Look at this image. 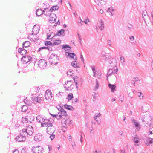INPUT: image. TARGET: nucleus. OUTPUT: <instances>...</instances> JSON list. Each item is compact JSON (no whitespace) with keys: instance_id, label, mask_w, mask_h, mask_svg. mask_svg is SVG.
<instances>
[{"instance_id":"47","label":"nucleus","mask_w":153,"mask_h":153,"mask_svg":"<svg viewBox=\"0 0 153 153\" xmlns=\"http://www.w3.org/2000/svg\"><path fill=\"white\" fill-rule=\"evenodd\" d=\"M114 9L112 7L108 8L107 10V12L109 13L110 12H113L114 10Z\"/></svg>"},{"instance_id":"37","label":"nucleus","mask_w":153,"mask_h":153,"mask_svg":"<svg viewBox=\"0 0 153 153\" xmlns=\"http://www.w3.org/2000/svg\"><path fill=\"white\" fill-rule=\"evenodd\" d=\"M73 97V95L72 93H69L67 97V99L68 101H69L71 100L72 99Z\"/></svg>"},{"instance_id":"52","label":"nucleus","mask_w":153,"mask_h":153,"mask_svg":"<svg viewBox=\"0 0 153 153\" xmlns=\"http://www.w3.org/2000/svg\"><path fill=\"white\" fill-rule=\"evenodd\" d=\"M106 53L105 52H103L102 53V57L104 58H105V56H106Z\"/></svg>"},{"instance_id":"14","label":"nucleus","mask_w":153,"mask_h":153,"mask_svg":"<svg viewBox=\"0 0 153 153\" xmlns=\"http://www.w3.org/2000/svg\"><path fill=\"white\" fill-rule=\"evenodd\" d=\"M44 121L45 122L44 123H42L41 124L42 127L48 126H48H50L52 125V123L48 119L45 120L44 119Z\"/></svg>"},{"instance_id":"34","label":"nucleus","mask_w":153,"mask_h":153,"mask_svg":"<svg viewBox=\"0 0 153 153\" xmlns=\"http://www.w3.org/2000/svg\"><path fill=\"white\" fill-rule=\"evenodd\" d=\"M64 106L65 108L68 110H73L74 109V108L72 106L67 104H65Z\"/></svg>"},{"instance_id":"13","label":"nucleus","mask_w":153,"mask_h":153,"mask_svg":"<svg viewBox=\"0 0 153 153\" xmlns=\"http://www.w3.org/2000/svg\"><path fill=\"white\" fill-rule=\"evenodd\" d=\"M132 121L133 125L135 126L137 130L138 131H139L140 128V125L139 122L137 121L134 119H132Z\"/></svg>"},{"instance_id":"53","label":"nucleus","mask_w":153,"mask_h":153,"mask_svg":"<svg viewBox=\"0 0 153 153\" xmlns=\"http://www.w3.org/2000/svg\"><path fill=\"white\" fill-rule=\"evenodd\" d=\"M153 134V132H152V131L150 130V129L149 130V132L148 133V135L149 136H150V135H152Z\"/></svg>"},{"instance_id":"33","label":"nucleus","mask_w":153,"mask_h":153,"mask_svg":"<svg viewBox=\"0 0 153 153\" xmlns=\"http://www.w3.org/2000/svg\"><path fill=\"white\" fill-rule=\"evenodd\" d=\"M65 30L63 29H61V30L58 31L56 33V36H59L63 34Z\"/></svg>"},{"instance_id":"57","label":"nucleus","mask_w":153,"mask_h":153,"mask_svg":"<svg viewBox=\"0 0 153 153\" xmlns=\"http://www.w3.org/2000/svg\"><path fill=\"white\" fill-rule=\"evenodd\" d=\"M77 79L78 77L77 76H75L73 77V79L74 81V82H75L77 81Z\"/></svg>"},{"instance_id":"61","label":"nucleus","mask_w":153,"mask_h":153,"mask_svg":"<svg viewBox=\"0 0 153 153\" xmlns=\"http://www.w3.org/2000/svg\"><path fill=\"white\" fill-rule=\"evenodd\" d=\"M76 85V87L77 90L78 89V82L77 81L76 82H74Z\"/></svg>"},{"instance_id":"31","label":"nucleus","mask_w":153,"mask_h":153,"mask_svg":"<svg viewBox=\"0 0 153 153\" xmlns=\"http://www.w3.org/2000/svg\"><path fill=\"white\" fill-rule=\"evenodd\" d=\"M43 10L41 9H39L36 10V14L37 16H39L43 14Z\"/></svg>"},{"instance_id":"19","label":"nucleus","mask_w":153,"mask_h":153,"mask_svg":"<svg viewBox=\"0 0 153 153\" xmlns=\"http://www.w3.org/2000/svg\"><path fill=\"white\" fill-rule=\"evenodd\" d=\"M56 19V15L54 14H51L50 18L49 21L51 23H53L55 22Z\"/></svg>"},{"instance_id":"9","label":"nucleus","mask_w":153,"mask_h":153,"mask_svg":"<svg viewBox=\"0 0 153 153\" xmlns=\"http://www.w3.org/2000/svg\"><path fill=\"white\" fill-rule=\"evenodd\" d=\"M24 136L21 135L16 136L15 138V139L16 141L19 142H23L25 141L26 140V137L25 136V134H24Z\"/></svg>"},{"instance_id":"50","label":"nucleus","mask_w":153,"mask_h":153,"mask_svg":"<svg viewBox=\"0 0 153 153\" xmlns=\"http://www.w3.org/2000/svg\"><path fill=\"white\" fill-rule=\"evenodd\" d=\"M106 56L105 57V58H104V59L105 60H107L111 58V55H109L108 54L107 55H106Z\"/></svg>"},{"instance_id":"43","label":"nucleus","mask_w":153,"mask_h":153,"mask_svg":"<svg viewBox=\"0 0 153 153\" xmlns=\"http://www.w3.org/2000/svg\"><path fill=\"white\" fill-rule=\"evenodd\" d=\"M97 76L98 79H101V76L102 75L100 71H98L97 73Z\"/></svg>"},{"instance_id":"59","label":"nucleus","mask_w":153,"mask_h":153,"mask_svg":"<svg viewBox=\"0 0 153 153\" xmlns=\"http://www.w3.org/2000/svg\"><path fill=\"white\" fill-rule=\"evenodd\" d=\"M91 68L93 72L95 71V67L94 65L92 66L91 67Z\"/></svg>"},{"instance_id":"40","label":"nucleus","mask_w":153,"mask_h":153,"mask_svg":"<svg viewBox=\"0 0 153 153\" xmlns=\"http://www.w3.org/2000/svg\"><path fill=\"white\" fill-rule=\"evenodd\" d=\"M28 109L26 105H23L21 108V111L22 112H25Z\"/></svg>"},{"instance_id":"4","label":"nucleus","mask_w":153,"mask_h":153,"mask_svg":"<svg viewBox=\"0 0 153 153\" xmlns=\"http://www.w3.org/2000/svg\"><path fill=\"white\" fill-rule=\"evenodd\" d=\"M146 123L145 126L147 127L148 126H151V125L153 124V117L149 115H146Z\"/></svg>"},{"instance_id":"30","label":"nucleus","mask_w":153,"mask_h":153,"mask_svg":"<svg viewBox=\"0 0 153 153\" xmlns=\"http://www.w3.org/2000/svg\"><path fill=\"white\" fill-rule=\"evenodd\" d=\"M24 102L28 105L30 106L32 104V102L28 100L27 98L24 100Z\"/></svg>"},{"instance_id":"32","label":"nucleus","mask_w":153,"mask_h":153,"mask_svg":"<svg viewBox=\"0 0 153 153\" xmlns=\"http://www.w3.org/2000/svg\"><path fill=\"white\" fill-rule=\"evenodd\" d=\"M39 26L38 25L37 26L36 25H35L33 27V31L35 32L36 33H38L39 30Z\"/></svg>"},{"instance_id":"12","label":"nucleus","mask_w":153,"mask_h":153,"mask_svg":"<svg viewBox=\"0 0 153 153\" xmlns=\"http://www.w3.org/2000/svg\"><path fill=\"white\" fill-rule=\"evenodd\" d=\"M26 131H27V134L29 135H32L33 133V129L32 126L30 125L27 127Z\"/></svg>"},{"instance_id":"21","label":"nucleus","mask_w":153,"mask_h":153,"mask_svg":"<svg viewBox=\"0 0 153 153\" xmlns=\"http://www.w3.org/2000/svg\"><path fill=\"white\" fill-rule=\"evenodd\" d=\"M98 24L99 25V28L100 29V30H103L105 27L104 24V22L102 21V19H100L99 20Z\"/></svg>"},{"instance_id":"18","label":"nucleus","mask_w":153,"mask_h":153,"mask_svg":"<svg viewBox=\"0 0 153 153\" xmlns=\"http://www.w3.org/2000/svg\"><path fill=\"white\" fill-rule=\"evenodd\" d=\"M132 140L134 143H136V144L135 145V146L139 145V144H137L139 143L140 139L139 137L137 135H135L134 137H133Z\"/></svg>"},{"instance_id":"55","label":"nucleus","mask_w":153,"mask_h":153,"mask_svg":"<svg viewBox=\"0 0 153 153\" xmlns=\"http://www.w3.org/2000/svg\"><path fill=\"white\" fill-rule=\"evenodd\" d=\"M78 101V99L77 98H76L75 99H73L72 100L73 103H75L77 102Z\"/></svg>"},{"instance_id":"25","label":"nucleus","mask_w":153,"mask_h":153,"mask_svg":"<svg viewBox=\"0 0 153 153\" xmlns=\"http://www.w3.org/2000/svg\"><path fill=\"white\" fill-rule=\"evenodd\" d=\"M30 45V42L28 41H26L22 44L23 48H26L29 47Z\"/></svg>"},{"instance_id":"1","label":"nucleus","mask_w":153,"mask_h":153,"mask_svg":"<svg viewBox=\"0 0 153 153\" xmlns=\"http://www.w3.org/2000/svg\"><path fill=\"white\" fill-rule=\"evenodd\" d=\"M55 131V128L52 125L48 126L47 128V132L48 134L50 135L49 137L51 140H52L55 138V135L54 133Z\"/></svg>"},{"instance_id":"45","label":"nucleus","mask_w":153,"mask_h":153,"mask_svg":"<svg viewBox=\"0 0 153 153\" xmlns=\"http://www.w3.org/2000/svg\"><path fill=\"white\" fill-rule=\"evenodd\" d=\"M138 96L140 98V99H143L144 97V96L142 95H142V93L141 92H139L137 93Z\"/></svg>"},{"instance_id":"28","label":"nucleus","mask_w":153,"mask_h":153,"mask_svg":"<svg viewBox=\"0 0 153 153\" xmlns=\"http://www.w3.org/2000/svg\"><path fill=\"white\" fill-rule=\"evenodd\" d=\"M109 88L111 89L112 92H114V91L116 88V86L115 85L109 84L108 85Z\"/></svg>"},{"instance_id":"6","label":"nucleus","mask_w":153,"mask_h":153,"mask_svg":"<svg viewBox=\"0 0 153 153\" xmlns=\"http://www.w3.org/2000/svg\"><path fill=\"white\" fill-rule=\"evenodd\" d=\"M32 150L33 153H42L43 150L42 147L39 146L33 147Z\"/></svg>"},{"instance_id":"48","label":"nucleus","mask_w":153,"mask_h":153,"mask_svg":"<svg viewBox=\"0 0 153 153\" xmlns=\"http://www.w3.org/2000/svg\"><path fill=\"white\" fill-rule=\"evenodd\" d=\"M27 53V51L25 49H24V48L22 51V53L21 54V55H24L26 53Z\"/></svg>"},{"instance_id":"35","label":"nucleus","mask_w":153,"mask_h":153,"mask_svg":"<svg viewBox=\"0 0 153 153\" xmlns=\"http://www.w3.org/2000/svg\"><path fill=\"white\" fill-rule=\"evenodd\" d=\"M59 7L57 5L52 6L49 9L50 12H51L53 10H56L58 9Z\"/></svg>"},{"instance_id":"62","label":"nucleus","mask_w":153,"mask_h":153,"mask_svg":"<svg viewBox=\"0 0 153 153\" xmlns=\"http://www.w3.org/2000/svg\"><path fill=\"white\" fill-rule=\"evenodd\" d=\"M80 58H81V59L82 61L83 62H84V58H83V57L82 54H81V55Z\"/></svg>"},{"instance_id":"58","label":"nucleus","mask_w":153,"mask_h":153,"mask_svg":"<svg viewBox=\"0 0 153 153\" xmlns=\"http://www.w3.org/2000/svg\"><path fill=\"white\" fill-rule=\"evenodd\" d=\"M27 128H24L22 130V132L24 133H25L27 134V131H26Z\"/></svg>"},{"instance_id":"3","label":"nucleus","mask_w":153,"mask_h":153,"mask_svg":"<svg viewBox=\"0 0 153 153\" xmlns=\"http://www.w3.org/2000/svg\"><path fill=\"white\" fill-rule=\"evenodd\" d=\"M58 57L55 54H52L50 56L49 60L51 64H57L58 63Z\"/></svg>"},{"instance_id":"64","label":"nucleus","mask_w":153,"mask_h":153,"mask_svg":"<svg viewBox=\"0 0 153 153\" xmlns=\"http://www.w3.org/2000/svg\"><path fill=\"white\" fill-rule=\"evenodd\" d=\"M120 151V153H125V151L124 149H121Z\"/></svg>"},{"instance_id":"63","label":"nucleus","mask_w":153,"mask_h":153,"mask_svg":"<svg viewBox=\"0 0 153 153\" xmlns=\"http://www.w3.org/2000/svg\"><path fill=\"white\" fill-rule=\"evenodd\" d=\"M130 39L131 40H134V37L133 36H131L130 37Z\"/></svg>"},{"instance_id":"17","label":"nucleus","mask_w":153,"mask_h":153,"mask_svg":"<svg viewBox=\"0 0 153 153\" xmlns=\"http://www.w3.org/2000/svg\"><path fill=\"white\" fill-rule=\"evenodd\" d=\"M56 36V34H55L53 32H51L48 33L47 34V39H51V41L54 39V37Z\"/></svg>"},{"instance_id":"5","label":"nucleus","mask_w":153,"mask_h":153,"mask_svg":"<svg viewBox=\"0 0 153 153\" xmlns=\"http://www.w3.org/2000/svg\"><path fill=\"white\" fill-rule=\"evenodd\" d=\"M38 65L39 68L44 69L46 66L47 63L45 60L41 59L38 62Z\"/></svg>"},{"instance_id":"56","label":"nucleus","mask_w":153,"mask_h":153,"mask_svg":"<svg viewBox=\"0 0 153 153\" xmlns=\"http://www.w3.org/2000/svg\"><path fill=\"white\" fill-rule=\"evenodd\" d=\"M23 49V48H20L18 49V52L21 54V53H22V51Z\"/></svg>"},{"instance_id":"27","label":"nucleus","mask_w":153,"mask_h":153,"mask_svg":"<svg viewBox=\"0 0 153 153\" xmlns=\"http://www.w3.org/2000/svg\"><path fill=\"white\" fill-rule=\"evenodd\" d=\"M71 65L73 67L76 68H79V64L77 63V62L76 61H73L71 63Z\"/></svg>"},{"instance_id":"49","label":"nucleus","mask_w":153,"mask_h":153,"mask_svg":"<svg viewBox=\"0 0 153 153\" xmlns=\"http://www.w3.org/2000/svg\"><path fill=\"white\" fill-rule=\"evenodd\" d=\"M120 62L122 63H123L125 62V59L124 57L123 56H121L120 58Z\"/></svg>"},{"instance_id":"2","label":"nucleus","mask_w":153,"mask_h":153,"mask_svg":"<svg viewBox=\"0 0 153 153\" xmlns=\"http://www.w3.org/2000/svg\"><path fill=\"white\" fill-rule=\"evenodd\" d=\"M64 85L65 90L68 91H71L74 87V84L71 80L67 81Z\"/></svg>"},{"instance_id":"26","label":"nucleus","mask_w":153,"mask_h":153,"mask_svg":"<svg viewBox=\"0 0 153 153\" xmlns=\"http://www.w3.org/2000/svg\"><path fill=\"white\" fill-rule=\"evenodd\" d=\"M60 114L63 116H67L68 114L67 112L63 108L60 109Z\"/></svg>"},{"instance_id":"41","label":"nucleus","mask_w":153,"mask_h":153,"mask_svg":"<svg viewBox=\"0 0 153 153\" xmlns=\"http://www.w3.org/2000/svg\"><path fill=\"white\" fill-rule=\"evenodd\" d=\"M74 72V71L73 70H69L67 72V74L68 76H69L70 77L72 76Z\"/></svg>"},{"instance_id":"15","label":"nucleus","mask_w":153,"mask_h":153,"mask_svg":"<svg viewBox=\"0 0 153 153\" xmlns=\"http://www.w3.org/2000/svg\"><path fill=\"white\" fill-rule=\"evenodd\" d=\"M52 94L51 92L48 90H46L45 93V98L47 100L51 99L52 97Z\"/></svg>"},{"instance_id":"44","label":"nucleus","mask_w":153,"mask_h":153,"mask_svg":"<svg viewBox=\"0 0 153 153\" xmlns=\"http://www.w3.org/2000/svg\"><path fill=\"white\" fill-rule=\"evenodd\" d=\"M96 85L94 88V90H97L98 88L99 87V84L97 80L96 79Z\"/></svg>"},{"instance_id":"36","label":"nucleus","mask_w":153,"mask_h":153,"mask_svg":"<svg viewBox=\"0 0 153 153\" xmlns=\"http://www.w3.org/2000/svg\"><path fill=\"white\" fill-rule=\"evenodd\" d=\"M71 47L69 45H63L62 46V49L65 51H68L71 49Z\"/></svg>"},{"instance_id":"23","label":"nucleus","mask_w":153,"mask_h":153,"mask_svg":"<svg viewBox=\"0 0 153 153\" xmlns=\"http://www.w3.org/2000/svg\"><path fill=\"white\" fill-rule=\"evenodd\" d=\"M48 7L47 8H44V9L45 10H43V14H44L45 16H47L49 15H50V11L49 10V9H48Z\"/></svg>"},{"instance_id":"11","label":"nucleus","mask_w":153,"mask_h":153,"mask_svg":"<svg viewBox=\"0 0 153 153\" xmlns=\"http://www.w3.org/2000/svg\"><path fill=\"white\" fill-rule=\"evenodd\" d=\"M142 16L143 18L144 19L145 23L146 22V21L150 19V18L147 14V12L145 10L143 11V12L142 13Z\"/></svg>"},{"instance_id":"16","label":"nucleus","mask_w":153,"mask_h":153,"mask_svg":"<svg viewBox=\"0 0 153 153\" xmlns=\"http://www.w3.org/2000/svg\"><path fill=\"white\" fill-rule=\"evenodd\" d=\"M32 100L34 104L40 103L42 101L41 97H34L32 98Z\"/></svg>"},{"instance_id":"7","label":"nucleus","mask_w":153,"mask_h":153,"mask_svg":"<svg viewBox=\"0 0 153 153\" xmlns=\"http://www.w3.org/2000/svg\"><path fill=\"white\" fill-rule=\"evenodd\" d=\"M118 71V69L116 68H113L112 69H109L108 72L107 76L108 77L109 76H111L112 74H113L114 75L116 74Z\"/></svg>"},{"instance_id":"20","label":"nucleus","mask_w":153,"mask_h":153,"mask_svg":"<svg viewBox=\"0 0 153 153\" xmlns=\"http://www.w3.org/2000/svg\"><path fill=\"white\" fill-rule=\"evenodd\" d=\"M71 120L69 119H63L62 120V125L63 126L65 125L68 124L71 122Z\"/></svg>"},{"instance_id":"51","label":"nucleus","mask_w":153,"mask_h":153,"mask_svg":"<svg viewBox=\"0 0 153 153\" xmlns=\"http://www.w3.org/2000/svg\"><path fill=\"white\" fill-rule=\"evenodd\" d=\"M47 48H48V47H40L39 48L38 51H39L42 50H43V49H47Z\"/></svg>"},{"instance_id":"46","label":"nucleus","mask_w":153,"mask_h":153,"mask_svg":"<svg viewBox=\"0 0 153 153\" xmlns=\"http://www.w3.org/2000/svg\"><path fill=\"white\" fill-rule=\"evenodd\" d=\"M62 118V117L61 114H60V112L58 113V115L57 114L56 117V118L58 120H59L61 119Z\"/></svg>"},{"instance_id":"24","label":"nucleus","mask_w":153,"mask_h":153,"mask_svg":"<svg viewBox=\"0 0 153 153\" xmlns=\"http://www.w3.org/2000/svg\"><path fill=\"white\" fill-rule=\"evenodd\" d=\"M68 56L73 59L76 60V55L74 53H69Z\"/></svg>"},{"instance_id":"8","label":"nucleus","mask_w":153,"mask_h":153,"mask_svg":"<svg viewBox=\"0 0 153 153\" xmlns=\"http://www.w3.org/2000/svg\"><path fill=\"white\" fill-rule=\"evenodd\" d=\"M32 59L31 57L25 55L21 58V60L23 61V64H26L31 61Z\"/></svg>"},{"instance_id":"22","label":"nucleus","mask_w":153,"mask_h":153,"mask_svg":"<svg viewBox=\"0 0 153 153\" xmlns=\"http://www.w3.org/2000/svg\"><path fill=\"white\" fill-rule=\"evenodd\" d=\"M147 140L145 142V143L147 146H149L153 142V138L150 137L147 138Z\"/></svg>"},{"instance_id":"10","label":"nucleus","mask_w":153,"mask_h":153,"mask_svg":"<svg viewBox=\"0 0 153 153\" xmlns=\"http://www.w3.org/2000/svg\"><path fill=\"white\" fill-rule=\"evenodd\" d=\"M43 138V136L40 133L36 134L34 137V140L37 141H39Z\"/></svg>"},{"instance_id":"29","label":"nucleus","mask_w":153,"mask_h":153,"mask_svg":"<svg viewBox=\"0 0 153 153\" xmlns=\"http://www.w3.org/2000/svg\"><path fill=\"white\" fill-rule=\"evenodd\" d=\"M52 41H53L54 42L52 43V45L53 46L58 45L60 44L61 42V41L60 40H54V39H53Z\"/></svg>"},{"instance_id":"39","label":"nucleus","mask_w":153,"mask_h":153,"mask_svg":"<svg viewBox=\"0 0 153 153\" xmlns=\"http://www.w3.org/2000/svg\"><path fill=\"white\" fill-rule=\"evenodd\" d=\"M105 2L104 1V0H100L99 1V3H98L97 4L98 5L100 6H102L103 5H105Z\"/></svg>"},{"instance_id":"60","label":"nucleus","mask_w":153,"mask_h":153,"mask_svg":"<svg viewBox=\"0 0 153 153\" xmlns=\"http://www.w3.org/2000/svg\"><path fill=\"white\" fill-rule=\"evenodd\" d=\"M13 153H19V152L18 150L16 149L13 152Z\"/></svg>"},{"instance_id":"54","label":"nucleus","mask_w":153,"mask_h":153,"mask_svg":"<svg viewBox=\"0 0 153 153\" xmlns=\"http://www.w3.org/2000/svg\"><path fill=\"white\" fill-rule=\"evenodd\" d=\"M127 27L129 29H130L132 28L133 26L131 24H128L127 25Z\"/></svg>"},{"instance_id":"42","label":"nucleus","mask_w":153,"mask_h":153,"mask_svg":"<svg viewBox=\"0 0 153 153\" xmlns=\"http://www.w3.org/2000/svg\"><path fill=\"white\" fill-rule=\"evenodd\" d=\"M52 43L51 41H45V45L48 46V45H50L51 46H53L52 45Z\"/></svg>"},{"instance_id":"38","label":"nucleus","mask_w":153,"mask_h":153,"mask_svg":"<svg viewBox=\"0 0 153 153\" xmlns=\"http://www.w3.org/2000/svg\"><path fill=\"white\" fill-rule=\"evenodd\" d=\"M36 120L37 122L39 123L42 122L43 121V119L40 115H38L37 116Z\"/></svg>"}]
</instances>
